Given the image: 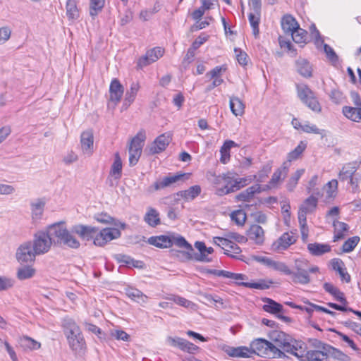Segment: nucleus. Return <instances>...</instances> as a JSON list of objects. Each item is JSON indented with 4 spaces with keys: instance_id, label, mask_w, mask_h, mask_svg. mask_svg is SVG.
I'll use <instances>...</instances> for the list:
<instances>
[{
    "instance_id": "1",
    "label": "nucleus",
    "mask_w": 361,
    "mask_h": 361,
    "mask_svg": "<svg viewBox=\"0 0 361 361\" xmlns=\"http://www.w3.org/2000/svg\"><path fill=\"white\" fill-rule=\"evenodd\" d=\"M271 339L276 346L294 356H302L305 350V343L293 339L289 335L281 331H274L270 334Z\"/></svg>"
},
{
    "instance_id": "2",
    "label": "nucleus",
    "mask_w": 361,
    "mask_h": 361,
    "mask_svg": "<svg viewBox=\"0 0 361 361\" xmlns=\"http://www.w3.org/2000/svg\"><path fill=\"white\" fill-rule=\"evenodd\" d=\"M49 233L58 244L72 249H78L80 246L79 240L66 228L63 222L50 225Z\"/></svg>"
},
{
    "instance_id": "3",
    "label": "nucleus",
    "mask_w": 361,
    "mask_h": 361,
    "mask_svg": "<svg viewBox=\"0 0 361 361\" xmlns=\"http://www.w3.org/2000/svg\"><path fill=\"white\" fill-rule=\"evenodd\" d=\"M319 269L317 266L308 267V261L305 259H297L295 260L292 282L302 285L308 284L311 279L310 273H317Z\"/></svg>"
},
{
    "instance_id": "4",
    "label": "nucleus",
    "mask_w": 361,
    "mask_h": 361,
    "mask_svg": "<svg viewBox=\"0 0 361 361\" xmlns=\"http://www.w3.org/2000/svg\"><path fill=\"white\" fill-rule=\"evenodd\" d=\"M252 355H257L265 358L281 357L283 353L272 343L257 338L250 343Z\"/></svg>"
},
{
    "instance_id": "5",
    "label": "nucleus",
    "mask_w": 361,
    "mask_h": 361,
    "mask_svg": "<svg viewBox=\"0 0 361 361\" xmlns=\"http://www.w3.org/2000/svg\"><path fill=\"white\" fill-rule=\"evenodd\" d=\"M54 238L49 233V226L45 231H38L35 234L32 247L37 255H43L49 252L52 245Z\"/></svg>"
},
{
    "instance_id": "6",
    "label": "nucleus",
    "mask_w": 361,
    "mask_h": 361,
    "mask_svg": "<svg viewBox=\"0 0 361 361\" xmlns=\"http://www.w3.org/2000/svg\"><path fill=\"white\" fill-rule=\"evenodd\" d=\"M145 139V131L141 130L131 140L128 147L130 166H135L138 162L142 152Z\"/></svg>"
},
{
    "instance_id": "7",
    "label": "nucleus",
    "mask_w": 361,
    "mask_h": 361,
    "mask_svg": "<svg viewBox=\"0 0 361 361\" xmlns=\"http://www.w3.org/2000/svg\"><path fill=\"white\" fill-rule=\"evenodd\" d=\"M297 93L300 100L315 112L321 111V105L312 90L305 84L297 85Z\"/></svg>"
},
{
    "instance_id": "8",
    "label": "nucleus",
    "mask_w": 361,
    "mask_h": 361,
    "mask_svg": "<svg viewBox=\"0 0 361 361\" xmlns=\"http://www.w3.org/2000/svg\"><path fill=\"white\" fill-rule=\"evenodd\" d=\"M216 183H223L224 187L218 188V195H223L239 190L237 178L231 173L219 176L216 179Z\"/></svg>"
},
{
    "instance_id": "9",
    "label": "nucleus",
    "mask_w": 361,
    "mask_h": 361,
    "mask_svg": "<svg viewBox=\"0 0 361 361\" xmlns=\"http://www.w3.org/2000/svg\"><path fill=\"white\" fill-rule=\"evenodd\" d=\"M190 175V173L169 174V176L164 177L162 179L154 182V184L149 188L148 190L150 192L160 190L178 181L183 180V179H188Z\"/></svg>"
},
{
    "instance_id": "10",
    "label": "nucleus",
    "mask_w": 361,
    "mask_h": 361,
    "mask_svg": "<svg viewBox=\"0 0 361 361\" xmlns=\"http://www.w3.org/2000/svg\"><path fill=\"white\" fill-rule=\"evenodd\" d=\"M36 255L35 250L32 247L31 241L25 242L21 244L16 252V258L19 263H27L34 262Z\"/></svg>"
},
{
    "instance_id": "11",
    "label": "nucleus",
    "mask_w": 361,
    "mask_h": 361,
    "mask_svg": "<svg viewBox=\"0 0 361 361\" xmlns=\"http://www.w3.org/2000/svg\"><path fill=\"white\" fill-rule=\"evenodd\" d=\"M121 236V231L116 228H106L100 231L94 238V244L102 247L107 243Z\"/></svg>"
},
{
    "instance_id": "12",
    "label": "nucleus",
    "mask_w": 361,
    "mask_h": 361,
    "mask_svg": "<svg viewBox=\"0 0 361 361\" xmlns=\"http://www.w3.org/2000/svg\"><path fill=\"white\" fill-rule=\"evenodd\" d=\"M259 261L275 271H278L285 275L290 276V279H292L293 269H290L286 263L279 261H275L267 257H259Z\"/></svg>"
},
{
    "instance_id": "13",
    "label": "nucleus",
    "mask_w": 361,
    "mask_h": 361,
    "mask_svg": "<svg viewBox=\"0 0 361 361\" xmlns=\"http://www.w3.org/2000/svg\"><path fill=\"white\" fill-rule=\"evenodd\" d=\"M164 52V50L159 47L148 50L145 55L139 59L137 66L142 68L157 61L163 56Z\"/></svg>"
},
{
    "instance_id": "14",
    "label": "nucleus",
    "mask_w": 361,
    "mask_h": 361,
    "mask_svg": "<svg viewBox=\"0 0 361 361\" xmlns=\"http://www.w3.org/2000/svg\"><path fill=\"white\" fill-rule=\"evenodd\" d=\"M171 240L172 241L171 246L175 245L180 248H185L186 250L185 251L180 252V254L185 259L190 260L193 259L192 252H194V250L192 245L189 244L183 237L180 235H171Z\"/></svg>"
},
{
    "instance_id": "15",
    "label": "nucleus",
    "mask_w": 361,
    "mask_h": 361,
    "mask_svg": "<svg viewBox=\"0 0 361 361\" xmlns=\"http://www.w3.org/2000/svg\"><path fill=\"white\" fill-rule=\"evenodd\" d=\"M301 361H328V355L322 350L307 351V346L305 344V350L302 356H296Z\"/></svg>"
},
{
    "instance_id": "16",
    "label": "nucleus",
    "mask_w": 361,
    "mask_h": 361,
    "mask_svg": "<svg viewBox=\"0 0 361 361\" xmlns=\"http://www.w3.org/2000/svg\"><path fill=\"white\" fill-rule=\"evenodd\" d=\"M124 88L119 80L114 78L111 80L109 86L110 102L116 105L121 99Z\"/></svg>"
},
{
    "instance_id": "17",
    "label": "nucleus",
    "mask_w": 361,
    "mask_h": 361,
    "mask_svg": "<svg viewBox=\"0 0 361 361\" xmlns=\"http://www.w3.org/2000/svg\"><path fill=\"white\" fill-rule=\"evenodd\" d=\"M71 231L78 234L82 239L90 240L95 237L94 235L97 232V228L90 226L80 224L74 226Z\"/></svg>"
},
{
    "instance_id": "18",
    "label": "nucleus",
    "mask_w": 361,
    "mask_h": 361,
    "mask_svg": "<svg viewBox=\"0 0 361 361\" xmlns=\"http://www.w3.org/2000/svg\"><path fill=\"white\" fill-rule=\"evenodd\" d=\"M80 144L84 154L90 157L93 153L94 137L91 131H85L81 134Z\"/></svg>"
},
{
    "instance_id": "19",
    "label": "nucleus",
    "mask_w": 361,
    "mask_h": 361,
    "mask_svg": "<svg viewBox=\"0 0 361 361\" xmlns=\"http://www.w3.org/2000/svg\"><path fill=\"white\" fill-rule=\"evenodd\" d=\"M247 238L257 245H262L264 241V231L257 225L252 224L247 231Z\"/></svg>"
},
{
    "instance_id": "20",
    "label": "nucleus",
    "mask_w": 361,
    "mask_h": 361,
    "mask_svg": "<svg viewBox=\"0 0 361 361\" xmlns=\"http://www.w3.org/2000/svg\"><path fill=\"white\" fill-rule=\"evenodd\" d=\"M45 202L37 199L30 204L32 221L34 224L38 223L42 218Z\"/></svg>"
},
{
    "instance_id": "21",
    "label": "nucleus",
    "mask_w": 361,
    "mask_h": 361,
    "mask_svg": "<svg viewBox=\"0 0 361 361\" xmlns=\"http://www.w3.org/2000/svg\"><path fill=\"white\" fill-rule=\"evenodd\" d=\"M70 348L75 352H80L85 347V341L82 332L66 336Z\"/></svg>"
},
{
    "instance_id": "22",
    "label": "nucleus",
    "mask_w": 361,
    "mask_h": 361,
    "mask_svg": "<svg viewBox=\"0 0 361 361\" xmlns=\"http://www.w3.org/2000/svg\"><path fill=\"white\" fill-rule=\"evenodd\" d=\"M171 140L170 133H164L156 138L151 147V152L154 154L164 151Z\"/></svg>"
},
{
    "instance_id": "23",
    "label": "nucleus",
    "mask_w": 361,
    "mask_h": 361,
    "mask_svg": "<svg viewBox=\"0 0 361 361\" xmlns=\"http://www.w3.org/2000/svg\"><path fill=\"white\" fill-rule=\"evenodd\" d=\"M125 294L130 300L141 305L147 303L148 297L145 295L141 290L132 287L127 286L124 288Z\"/></svg>"
},
{
    "instance_id": "24",
    "label": "nucleus",
    "mask_w": 361,
    "mask_h": 361,
    "mask_svg": "<svg viewBox=\"0 0 361 361\" xmlns=\"http://www.w3.org/2000/svg\"><path fill=\"white\" fill-rule=\"evenodd\" d=\"M289 165L287 162H284L283 165L279 168L275 172L273 173L272 177L269 182L268 187L269 188H274L278 185V184L283 180L287 175L288 172Z\"/></svg>"
},
{
    "instance_id": "25",
    "label": "nucleus",
    "mask_w": 361,
    "mask_h": 361,
    "mask_svg": "<svg viewBox=\"0 0 361 361\" xmlns=\"http://www.w3.org/2000/svg\"><path fill=\"white\" fill-rule=\"evenodd\" d=\"M295 68L298 73L305 78H310L312 75V68L310 62L303 58H299L295 61Z\"/></svg>"
},
{
    "instance_id": "26",
    "label": "nucleus",
    "mask_w": 361,
    "mask_h": 361,
    "mask_svg": "<svg viewBox=\"0 0 361 361\" xmlns=\"http://www.w3.org/2000/svg\"><path fill=\"white\" fill-rule=\"evenodd\" d=\"M228 355L233 357H252L251 348L246 346L229 347L226 350Z\"/></svg>"
},
{
    "instance_id": "27",
    "label": "nucleus",
    "mask_w": 361,
    "mask_h": 361,
    "mask_svg": "<svg viewBox=\"0 0 361 361\" xmlns=\"http://www.w3.org/2000/svg\"><path fill=\"white\" fill-rule=\"evenodd\" d=\"M332 269L338 273L342 281L348 283L350 281V276L346 271L343 262L338 258H334L331 262Z\"/></svg>"
},
{
    "instance_id": "28",
    "label": "nucleus",
    "mask_w": 361,
    "mask_h": 361,
    "mask_svg": "<svg viewBox=\"0 0 361 361\" xmlns=\"http://www.w3.org/2000/svg\"><path fill=\"white\" fill-rule=\"evenodd\" d=\"M323 288L326 292L331 294L337 301L342 305H347L348 301L344 296V293L341 292L337 287L331 283H324Z\"/></svg>"
},
{
    "instance_id": "29",
    "label": "nucleus",
    "mask_w": 361,
    "mask_h": 361,
    "mask_svg": "<svg viewBox=\"0 0 361 361\" xmlns=\"http://www.w3.org/2000/svg\"><path fill=\"white\" fill-rule=\"evenodd\" d=\"M307 250L313 256H321L329 252L331 250V247L326 243H313L307 245Z\"/></svg>"
},
{
    "instance_id": "30",
    "label": "nucleus",
    "mask_w": 361,
    "mask_h": 361,
    "mask_svg": "<svg viewBox=\"0 0 361 361\" xmlns=\"http://www.w3.org/2000/svg\"><path fill=\"white\" fill-rule=\"evenodd\" d=\"M36 272V269L32 266L23 265L17 269L16 278L19 281L28 280L33 278Z\"/></svg>"
},
{
    "instance_id": "31",
    "label": "nucleus",
    "mask_w": 361,
    "mask_h": 361,
    "mask_svg": "<svg viewBox=\"0 0 361 361\" xmlns=\"http://www.w3.org/2000/svg\"><path fill=\"white\" fill-rule=\"evenodd\" d=\"M261 191L262 189L260 185L257 184L252 185L237 195L236 200L238 201L249 202L255 193H259Z\"/></svg>"
},
{
    "instance_id": "32",
    "label": "nucleus",
    "mask_w": 361,
    "mask_h": 361,
    "mask_svg": "<svg viewBox=\"0 0 361 361\" xmlns=\"http://www.w3.org/2000/svg\"><path fill=\"white\" fill-rule=\"evenodd\" d=\"M144 221L151 227H156L161 224L159 212L152 207L147 208V211L144 216Z\"/></svg>"
},
{
    "instance_id": "33",
    "label": "nucleus",
    "mask_w": 361,
    "mask_h": 361,
    "mask_svg": "<svg viewBox=\"0 0 361 361\" xmlns=\"http://www.w3.org/2000/svg\"><path fill=\"white\" fill-rule=\"evenodd\" d=\"M171 236L167 235H159L152 236L148 239V243L150 245H154L159 248H169L171 247Z\"/></svg>"
},
{
    "instance_id": "34",
    "label": "nucleus",
    "mask_w": 361,
    "mask_h": 361,
    "mask_svg": "<svg viewBox=\"0 0 361 361\" xmlns=\"http://www.w3.org/2000/svg\"><path fill=\"white\" fill-rule=\"evenodd\" d=\"M357 166L356 163H348L345 164L339 172L338 178L341 181L350 179L356 174Z\"/></svg>"
},
{
    "instance_id": "35",
    "label": "nucleus",
    "mask_w": 361,
    "mask_h": 361,
    "mask_svg": "<svg viewBox=\"0 0 361 361\" xmlns=\"http://www.w3.org/2000/svg\"><path fill=\"white\" fill-rule=\"evenodd\" d=\"M122 161L118 152L114 154V161L111 166L109 175L115 180H119L122 176Z\"/></svg>"
},
{
    "instance_id": "36",
    "label": "nucleus",
    "mask_w": 361,
    "mask_h": 361,
    "mask_svg": "<svg viewBox=\"0 0 361 361\" xmlns=\"http://www.w3.org/2000/svg\"><path fill=\"white\" fill-rule=\"evenodd\" d=\"M201 187L198 185H195L190 187L187 190L178 192L177 195L185 201H192L201 193Z\"/></svg>"
},
{
    "instance_id": "37",
    "label": "nucleus",
    "mask_w": 361,
    "mask_h": 361,
    "mask_svg": "<svg viewBox=\"0 0 361 361\" xmlns=\"http://www.w3.org/2000/svg\"><path fill=\"white\" fill-rule=\"evenodd\" d=\"M62 326L66 336L73 335L74 334H78V332L81 331L79 326L75 323V322L69 317L63 319Z\"/></svg>"
},
{
    "instance_id": "38",
    "label": "nucleus",
    "mask_w": 361,
    "mask_h": 361,
    "mask_svg": "<svg viewBox=\"0 0 361 361\" xmlns=\"http://www.w3.org/2000/svg\"><path fill=\"white\" fill-rule=\"evenodd\" d=\"M317 205V199L314 196H310L305 200L303 204L300 206L298 211V216L303 214L306 216L307 213L312 212Z\"/></svg>"
},
{
    "instance_id": "39",
    "label": "nucleus",
    "mask_w": 361,
    "mask_h": 361,
    "mask_svg": "<svg viewBox=\"0 0 361 361\" xmlns=\"http://www.w3.org/2000/svg\"><path fill=\"white\" fill-rule=\"evenodd\" d=\"M19 345L25 351L38 350L41 347L40 343L27 336L20 338Z\"/></svg>"
},
{
    "instance_id": "40",
    "label": "nucleus",
    "mask_w": 361,
    "mask_h": 361,
    "mask_svg": "<svg viewBox=\"0 0 361 361\" xmlns=\"http://www.w3.org/2000/svg\"><path fill=\"white\" fill-rule=\"evenodd\" d=\"M229 105L231 112L235 116H242L245 112V104L243 101L237 97H231Z\"/></svg>"
},
{
    "instance_id": "41",
    "label": "nucleus",
    "mask_w": 361,
    "mask_h": 361,
    "mask_svg": "<svg viewBox=\"0 0 361 361\" xmlns=\"http://www.w3.org/2000/svg\"><path fill=\"white\" fill-rule=\"evenodd\" d=\"M334 242L338 241L339 240L343 239L345 236V233L349 230V226L347 224L342 221H335L334 223Z\"/></svg>"
},
{
    "instance_id": "42",
    "label": "nucleus",
    "mask_w": 361,
    "mask_h": 361,
    "mask_svg": "<svg viewBox=\"0 0 361 361\" xmlns=\"http://www.w3.org/2000/svg\"><path fill=\"white\" fill-rule=\"evenodd\" d=\"M281 26L286 33L290 34L296 28H298L299 25L292 16L286 15L282 18Z\"/></svg>"
},
{
    "instance_id": "43",
    "label": "nucleus",
    "mask_w": 361,
    "mask_h": 361,
    "mask_svg": "<svg viewBox=\"0 0 361 361\" xmlns=\"http://www.w3.org/2000/svg\"><path fill=\"white\" fill-rule=\"evenodd\" d=\"M265 304L263 305V310L271 314H278L282 312L283 306L274 301V300L268 298L263 299Z\"/></svg>"
},
{
    "instance_id": "44",
    "label": "nucleus",
    "mask_w": 361,
    "mask_h": 361,
    "mask_svg": "<svg viewBox=\"0 0 361 361\" xmlns=\"http://www.w3.org/2000/svg\"><path fill=\"white\" fill-rule=\"evenodd\" d=\"M296 241V236H295L292 233H283L278 240V245L277 248L279 250H286L290 245L295 243Z\"/></svg>"
},
{
    "instance_id": "45",
    "label": "nucleus",
    "mask_w": 361,
    "mask_h": 361,
    "mask_svg": "<svg viewBox=\"0 0 361 361\" xmlns=\"http://www.w3.org/2000/svg\"><path fill=\"white\" fill-rule=\"evenodd\" d=\"M139 89L140 85L138 83L133 82L131 84L130 90L126 93L123 106L128 107L133 102Z\"/></svg>"
},
{
    "instance_id": "46",
    "label": "nucleus",
    "mask_w": 361,
    "mask_h": 361,
    "mask_svg": "<svg viewBox=\"0 0 361 361\" xmlns=\"http://www.w3.org/2000/svg\"><path fill=\"white\" fill-rule=\"evenodd\" d=\"M343 113L348 118L353 121L359 122L361 121V108L344 106Z\"/></svg>"
},
{
    "instance_id": "47",
    "label": "nucleus",
    "mask_w": 361,
    "mask_h": 361,
    "mask_svg": "<svg viewBox=\"0 0 361 361\" xmlns=\"http://www.w3.org/2000/svg\"><path fill=\"white\" fill-rule=\"evenodd\" d=\"M273 283L271 281H267L264 279H261L257 282H241L238 283V285L243 286L244 287L259 289V290H266L269 288L270 286Z\"/></svg>"
},
{
    "instance_id": "48",
    "label": "nucleus",
    "mask_w": 361,
    "mask_h": 361,
    "mask_svg": "<svg viewBox=\"0 0 361 361\" xmlns=\"http://www.w3.org/2000/svg\"><path fill=\"white\" fill-rule=\"evenodd\" d=\"M166 299L168 300L174 302L176 304H177L181 307H185L188 309H190V310L195 309V304L193 303L192 302L187 300L186 298H185L183 297H181L179 295H171L167 297Z\"/></svg>"
},
{
    "instance_id": "49",
    "label": "nucleus",
    "mask_w": 361,
    "mask_h": 361,
    "mask_svg": "<svg viewBox=\"0 0 361 361\" xmlns=\"http://www.w3.org/2000/svg\"><path fill=\"white\" fill-rule=\"evenodd\" d=\"M195 247L200 251V254H196L193 256V259L200 262H209L212 261V259L208 257L205 254L206 246L204 243L197 241L195 243Z\"/></svg>"
},
{
    "instance_id": "50",
    "label": "nucleus",
    "mask_w": 361,
    "mask_h": 361,
    "mask_svg": "<svg viewBox=\"0 0 361 361\" xmlns=\"http://www.w3.org/2000/svg\"><path fill=\"white\" fill-rule=\"evenodd\" d=\"M307 145L303 141H301L299 145L290 152L288 154L287 156V163H290L293 160H295L299 158V157L302 154V153L305 151ZM289 165V164H288Z\"/></svg>"
},
{
    "instance_id": "51",
    "label": "nucleus",
    "mask_w": 361,
    "mask_h": 361,
    "mask_svg": "<svg viewBox=\"0 0 361 361\" xmlns=\"http://www.w3.org/2000/svg\"><path fill=\"white\" fill-rule=\"evenodd\" d=\"M115 259L118 261V262L125 264L127 267H139V263H141L139 261L134 260L133 258H131L129 256L122 255V254H118L115 255Z\"/></svg>"
},
{
    "instance_id": "52",
    "label": "nucleus",
    "mask_w": 361,
    "mask_h": 361,
    "mask_svg": "<svg viewBox=\"0 0 361 361\" xmlns=\"http://www.w3.org/2000/svg\"><path fill=\"white\" fill-rule=\"evenodd\" d=\"M304 173H305V169H298L295 172V173L292 175V176L290 178V179L288 180V181L286 184L287 189L289 191H293L294 190V188L296 187V185L298 184L299 179L301 178V176L303 175Z\"/></svg>"
},
{
    "instance_id": "53",
    "label": "nucleus",
    "mask_w": 361,
    "mask_h": 361,
    "mask_svg": "<svg viewBox=\"0 0 361 361\" xmlns=\"http://www.w3.org/2000/svg\"><path fill=\"white\" fill-rule=\"evenodd\" d=\"M359 236H353L344 242L342 246V251L345 253L352 252L360 242Z\"/></svg>"
},
{
    "instance_id": "54",
    "label": "nucleus",
    "mask_w": 361,
    "mask_h": 361,
    "mask_svg": "<svg viewBox=\"0 0 361 361\" xmlns=\"http://www.w3.org/2000/svg\"><path fill=\"white\" fill-rule=\"evenodd\" d=\"M249 22L252 28L253 34L257 37L259 34V11L255 13H250L248 15Z\"/></svg>"
},
{
    "instance_id": "55",
    "label": "nucleus",
    "mask_w": 361,
    "mask_h": 361,
    "mask_svg": "<svg viewBox=\"0 0 361 361\" xmlns=\"http://www.w3.org/2000/svg\"><path fill=\"white\" fill-rule=\"evenodd\" d=\"M326 190V197L328 198L335 197L337 194L338 190V181L336 179H332L329 181L324 186Z\"/></svg>"
},
{
    "instance_id": "56",
    "label": "nucleus",
    "mask_w": 361,
    "mask_h": 361,
    "mask_svg": "<svg viewBox=\"0 0 361 361\" xmlns=\"http://www.w3.org/2000/svg\"><path fill=\"white\" fill-rule=\"evenodd\" d=\"M66 15L70 19H75L78 17V11L75 0H68L66 2Z\"/></svg>"
},
{
    "instance_id": "57",
    "label": "nucleus",
    "mask_w": 361,
    "mask_h": 361,
    "mask_svg": "<svg viewBox=\"0 0 361 361\" xmlns=\"http://www.w3.org/2000/svg\"><path fill=\"white\" fill-rule=\"evenodd\" d=\"M105 0H90V14L94 17L102 11L104 6Z\"/></svg>"
},
{
    "instance_id": "58",
    "label": "nucleus",
    "mask_w": 361,
    "mask_h": 361,
    "mask_svg": "<svg viewBox=\"0 0 361 361\" xmlns=\"http://www.w3.org/2000/svg\"><path fill=\"white\" fill-rule=\"evenodd\" d=\"M298 221L302 240L303 242H306L309 235V229L307 225L306 216H304L303 214H300V216H298Z\"/></svg>"
},
{
    "instance_id": "59",
    "label": "nucleus",
    "mask_w": 361,
    "mask_h": 361,
    "mask_svg": "<svg viewBox=\"0 0 361 361\" xmlns=\"http://www.w3.org/2000/svg\"><path fill=\"white\" fill-rule=\"evenodd\" d=\"M227 70L226 65H221L214 67L209 72L207 73L206 76L210 79L222 78L221 75Z\"/></svg>"
},
{
    "instance_id": "60",
    "label": "nucleus",
    "mask_w": 361,
    "mask_h": 361,
    "mask_svg": "<svg viewBox=\"0 0 361 361\" xmlns=\"http://www.w3.org/2000/svg\"><path fill=\"white\" fill-rule=\"evenodd\" d=\"M307 31L298 27L290 35L293 41L296 43H303L306 41Z\"/></svg>"
},
{
    "instance_id": "61",
    "label": "nucleus",
    "mask_w": 361,
    "mask_h": 361,
    "mask_svg": "<svg viewBox=\"0 0 361 361\" xmlns=\"http://www.w3.org/2000/svg\"><path fill=\"white\" fill-rule=\"evenodd\" d=\"M232 221L238 225H243L246 220V214L243 210L239 209L234 211L231 214Z\"/></svg>"
},
{
    "instance_id": "62",
    "label": "nucleus",
    "mask_w": 361,
    "mask_h": 361,
    "mask_svg": "<svg viewBox=\"0 0 361 361\" xmlns=\"http://www.w3.org/2000/svg\"><path fill=\"white\" fill-rule=\"evenodd\" d=\"M324 51L326 55L327 59L333 63L336 64L338 62V56L334 50L328 44H324Z\"/></svg>"
},
{
    "instance_id": "63",
    "label": "nucleus",
    "mask_w": 361,
    "mask_h": 361,
    "mask_svg": "<svg viewBox=\"0 0 361 361\" xmlns=\"http://www.w3.org/2000/svg\"><path fill=\"white\" fill-rule=\"evenodd\" d=\"M271 170V166L269 164L264 165L257 175L254 176L257 182H263L264 179L268 176Z\"/></svg>"
},
{
    "instance_id": "64",
    "label": "nucleus",
    "mask_w": 361,
    "mask_h": 361,
    "mask_svg": "<svg viewBox=\"0 0 361 361\" xmlns=\"http://www.w3.org/2000/svg\"><path fill=\"white\" fill-rule=\"evenodd\" d=\"M15 281L9 277L0 276V292L6 290L14 286Z\"/></svg>"
}]
</instances>
